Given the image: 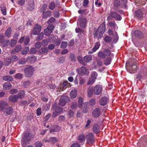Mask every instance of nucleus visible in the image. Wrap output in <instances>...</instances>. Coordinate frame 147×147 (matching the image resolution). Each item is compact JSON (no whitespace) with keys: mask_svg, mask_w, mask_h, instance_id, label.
I'll return each mask as SVG.
<instances>
[{"mask_svg":"<svg viewBox=\"0 0 147 147\" xmlns=\"http://www.w3.org/2000/svg\"><path fill=\"white\" fill-rule=\"evenodd\" d=\"M113 18L117 21H120L122 18L121 16L116 12L113 11H111L107 16V20L108 21H112Z\"/></svg>","mask_w":147,"mask_h":147,"instance_id":"1","label":"nucleus"},{"mask_svg":"<svg viewBox=\"0 0 147 147\" xmlns=\"http://www.w3.org/2000/svg\"><path fill=\"white\" fill-rule=\"evenodd\" d=\"M34 72V69L31 66L28 65L24 70L25 75L26 77H30L33 75Z\"/></svg>","mask_w":147,"mask_h":147,"instance_id":"2","label":"nucleus"},{"mask_svg":"<svg viewBox=\"0 0 147 147\" xmlns=\"http://www.w3.org/2000/svg\"><path fill=\"white\" fill-rule=\"evenodd\" d=\"M34 137V135L29 132L23 134L22 139L24 142H29Z\"/></svg>","mask_w":147,"mask_h":147,"instance_id":"3","label":"nucleus"},{"mask_svg":"<svg viewBox=\"0 0 147 147\" xmlns=\"http://www.w3.org/2000/svg\"><path fill=\"white\" fill-rule=\"evenodd\" d=\"M87 143L89 145L92 144L95 141V136L92 132H90L86 136Z\"/></svg>","mask_w":147,"mask_h":147,"instance_id":"4","label":"nucleus"},{"mask_svg":"<svg viewBox=\"0 0 147 147\" xmlns=\"http://www.w3.org/2000/svg\"><path fill=\"white\" fill-rule=\"evenodd\" d=\"M69 98L65 96H62L59 100V105L61 106H64L66 103L69 101Z\"/></svg>","mask_w":147,"mask_h":147,"instance_id":"5","label":"nucleus"},{"mask_svg":"<svg viewBox=\"0 0 147 147\" xmlns=\"http://www.w3.org/2000/svg\"><path fill=\"white\" fill-rule=\"evenodd\" d=\"M41 30V26L38 24H36L32 30V33L34 35H38L40 32Z\"/></svg>","mask_w":147,"mask_h":147,"instance_id":"6","label":"nucleus"},{"mask_svg":"<svg viewBox=\"0 0 147 147\" xmlns=\"http://www.w3.org/2000/svg\"><path fill=\"white\" fill-rule=\"evenodd\" d=\"M78 21L79 23L80 26L81 28L84 29L86 27L87 22L86 18H80L78 19Z\"/></svg>","mask_w":147,"mask_h":147,"instance_id":"7","label":"nucleus"},{"mask_svg":"<svg viewBox=\"0 0 147 147\" xmlns=\"http://www.w3.org/2000/svg\"><path fill=\"white\" fill-rule=\"evenodd\" d=\"M126 68L129 72L132 74V71H135L137 70V66L134 63H133L131 65L129 66L126 64Z\"/></svg>","mask_w":147,"mask_h":147,"instance_id":"8","label":"nucleus"},{"mask_svg":"<svg viewBox=\"0 0 147 147\" xmlns=\"http://www.w3.org/2000/svg\"><path fill=\"white\" fill-rule=\"evenodd\" d=\"M102 87L101 85H96L94 87V92L95 95L100 94L102 92Z\"/></svg>","mask_w":147,"mask_h":147,"instance_id":"9","label":"nucleus"},{"mask_svg":"<svg viewBox=\"0 0 147 147\" xmlns=\"http://www.w3.org/2000/svg\"><path fill=\"white\" fill-rule=\"evenodd\" d=\"M101 114L100 109L98 108H95L92 112V115L94 118H97Z\"/></svg>","mask_w":147,"mask_h":147,"instance_id":"10","label":"nucleus"},{"mask_svg":"<svg viewBox=\"0 0 147 147\" xmlns=\"http://www.w3.org/2000/svg\"><path fill=\"white\" fill-rule=\"evenodd\" d=\"M109 101L108 98L106 96H103L99 100V104L101 105L104 106L109 103Z\"/></svg>","mask_w":147,"mask_h":147,"instance_id":"11","label":"nucleus"},{"mask_svg":"<svg viewBox=\"0 0 147 147\" xmlns=\"http://www.w3.org/2000/svg\"><path fill=\"white\" fill-rule=\"evenodd\" d=\"M3 112L6 115H9L13 113V109L12 107L9 106L7 108H5L3 110Z\"/></svg>","mask_w":147,"mask_h":147,"instance_id":"12","label":"nucleus"},{"mask_svg":"<svg viewBox=\"0 0 147 147\" xmlns=\"http://www.w3.org/2000/svg\"><path fill=\"white\" fill-rule=\"evenodd\" d=\"M92 132L95 134H97L100 132V126L96 123H94L93 125Z\"/></svg>","mask_w":147,"mask_h":147,"instance_id":"13","label":"nucleus"},{"mask_svg":"<svg viewBox=\"0 0 147 147\" xmlns=\"http://www.w3.org/2000/svg\"><path fill=\"white\" fill-rule=\"evenodd\" d=\"M143 13L140 9L135 11L134 17L135 18H139L143 16Z\"/></svg>","mask_w":147,"mask_h":147,"instance_id":"14","label":"nucleus"},{"mask_svg":"<svg viewBox=\"0 0 147 147\" xmlns=\"http://www.w3.org/2000/svg\"><path fill=\"white\" fill-rule=\"evenodd\" d=\"M51 15V12L50 11H43L42 13V18L43 19H46L50 17Z\"/></svg>","mask_w":147,"mask_h":147,"instance_id":"15","label":"nucleus"},{"mask_svg":"<svg viewBox=\"0 0 147 147\" xmlns=\"http://www.w3.org/2000/svg\"><path fill=\"white\" fill-rule=\"evenodd\" d=\"M104 33L98 30L97 29L96 31L95 32L94 34V36L95 38L96 37L98 38H101L103 36Z\"/></svg>","mask_w":147,"mask_h":147,"instance_id":"16","label":"nucleus"},{"mask_svg":"<svg viewBox=\"0 0 147 147\" xmlns=\"http://www.w3.org/2000/svg\"><path fill=\"white\" fill-rule=\"evenodd\" d=\"M8 106V104L6 102L1 101H0V110L3 111L6 107Z\"/></svg>","mask_w":147,"mask_h":147,"instance_id":"17","label":"nucleus"},{"mask_svg":"<svg viewBox=\"0 0 147 147\" xmlns=\"http://www.w3.org/2000/svg\"><path fill=\"white\" fill-rule=\"evenodd\" d=\"M8 99L9 101L12 103L16 102L18 99L16 95L10 96L9 97Z\"/></svg>","mask_w":147,"mask_h":147,"instance_id":"18","label":"nucleus"},{"mask_svg":"<svg viewBox=\"0 0 147 147\" xmlns=\"http://www.w3.org/2000/svg\"><path fill=\"white\" fill-rule=\"evenodd\" d=\"M94 88L92 86H90L87 89V96L88 97H91L92 96Z\"/></svg>","mask_w":147,"mask_h":147,"instance_id":"19","label":"nucleus"},{"mask_svg":"<svg viewBox=\"0 0 147 147\" xmlns=\"http://www.w3.org/2000/svg\"><path fill=\"white\" fill-rule=\"evenodd\" d=\"M37 60V57L34 55H31L28 56L27 58V60L29 62H34Z\"/></svg>","mask_w":147,"mask_h":147,"instance_id":"20","label":"nucleus"},{"mask_svg":"<svg viewBox=\"0 0 147 147\" xmlns=\"http://www.w3.org/2000/svg\"><path fill=\"white\" fill-rule=\"evenodd\" d=\"M134 33L136 37L138 38H143V35L142 33L139 30L135 31Z\"/></svg>","mask_w":147,"mask_h":147,"instance_id":"21","label":"nucleus"},{"mask_svg":"<svg viewBox=\"0 0 147 147\" xmlns=\"http://www.w3.org/2000/svg\"><path fill=\"white\" fill-rule=\"evenodd\" d=\"M98 30L104 33L105 29H106V26L105 23L104 22L101 24L98 27Z\"/></svg>","mask_w":147,"mask_h":147,"instance_id":"22","label":"nucleus"},{"mask_svg":"<svg viewBox=\"0 0 147 147\" xmlns=\"http://www.w3.org/2000/svg\"><path fill=\"white\" fill-rule=\"evenodd\" d=\"M12 86L11 84L9 82L5 83L3 85V88L6 90H8L10 89Z\"/></svg>","mask_w":147,"mask_h":147,"instance_id":"23","label":"nucleus"},{"mask_svg":"<svg viewBox=\"0 0 147 147\" xmlns=\"http://www.w3.org/2000/svg\"><path fill=\"white\" fill-rule=\"evenodd\" d=\"M81 74L83 76L85 75H88L89 74V72L88 70L84 67L82 66L81 67Z\"/></svg>","mask_w":147,"mask_h":147,"instance_id":"24","label":"nucleus"},{"mask_svg":"<svg viewBox=\"0 0 147 147\" xmlns=\"http://www.w3.org/2000/svg\"><path fill=\"white\" fill-rule=\"evenodd\" d=\"M113 3L114 9L118 7L121 5L120 1L119 0H113Z\"/></svg>","mask_w":147,"mask_h":147,"instance_id":"25","label":"nucleus"},{"mask_svg":"<svg viewBox=\"0 0 147 147\" xmlns=\"http://www.w3.org/2000/svg\"><path fill=\"white\" fill-rule=\"evenodd\" d=\"M25 94V92L23 90H21L17 94H16L18 98L22 99L23 98Z\"/></svg>","mask_w":147,"mask_h":147,"instance_id":"26","label":"nucleus"},{"mask_svg":"<svg viewBox=\"0 0 147 147\" xmlns=\"http://www.w3.org/2000/svg\"><path fill=\"white\" fill-rule=\"evenodd\" d=\"M2 79L3 80L7 82L12 81L13 80V77L10 76H4L3 77Z\"/></svg>","mask_w":147,"mask_h":147,"instance_id":"27","label":"nucleus"},{"mask_svg":"<svg viewBox=\"0 0 147 147\" xmlns=\"http://www.w3.org/2000/svg\"><path fill=\"white\" fill-rule=\"evenodd\" d=\"M34 7V3L33 1H31L29 2L27 8L30 11L33 10Z\"/></svg>","mask_w":147,"mask_h":147,"instance_id":"28","label":"nucleus"},{"mask_svg":"<svg viewBox=\"0 0 147 147\" xmlns=\"http://www.w3.org/2000/svg\"><path fill=\"white\" fill-rule=\"evenodd\" d=\"M85 137L83 133L80 134L78 137V139L80 142H84Z\"/></svg>","mask_w":147,"mask_h":147,"instance_id":"29","label":"nucleus"},{"mask_svg":"<svg viewBox=\"0 0 147 147\" xmlns=\"http://www.w3.org/2000/svg\"><path fill=\"white\" fill-rule=\"evenodd\" d=\"M51 133L57 132L59 130V127L57 125H54L51 128L49 129Z\"/></svg>","mask_w":147,"mask_h":147,"instance_id":"30","label":"nucleus"},{"mask_svg":"<svg viewBox=\"0 0 147 147\" xmlns=\"http://www.w3.org/2000/svg\"><path fill=\"white\" fill-rule=\"evenodd\" d=\"M111 58L110 57H109L104 60V63L105 65H108L111 64Z\"/></svg>","mask_w":147,"mask_h":147,"instance_id":"31","label":"nucleus"},{"mask_svg":"<svg viewBox=\"0 0 147 147\" xmlns=\"http://www.w3.org/2000/svg\"><path fill=\"white\" fill-rule=\"evenodd\" d=\"M77 91L76 89H74L72 90L70 93L71 97L73 98H75L77 95Z\"/></svg>","mask_w":147,"mask_h":147,"instance_id":"32","label":"nucleus"},{"mask_svg":"<svg viewBox=\"0 0 147 147\" xmlns=\"http://www.w3.org/2000/svg\"><path fill=\"white\" fill-rule=\"evenodd\" d=\"M108 24L109 27L114 29H115L116 27L117 26V25L115 21L109 22H108Z\"/></svg>","mask_w":147,"mask_h":147,"instance_id":"33","label":"nucleus"},{"mask_svg":"<svg viewBox=\"0 0 147 147\" xmlns=\"http://www.w3.org/2000/svg\"><path fill=\"white\" fill-rule=\"evenodd\" d=\"M55 4L54 1L51 2L48 5L49 8L51 10H54L55 7Z\"/></svg>","mask_w":147,"mask_h":147,"instance_id":"34","label":"nucleus"},{"mask_svg":"<svg viewBox=\"0 0 147 147\" xmlns=\"http://www.w3.org/2000/svg\"><path fill=\"white\" fill-rule=\"evenodd\" d=\"M46 142H52L53 143H55L57 141V138L55 137H51L49 138V139H47L45 140Z\"/></svg>","mask_w":147,"mask_h":147,"instance_id":"35","label":"nucleus"},{"mask_svg":"<svg viewBox=\"0 0 147 147\" xmlns=\"http://www.w3.org/2000/svg\"><path fill=\"white\" fill-rule=\"evenodd\" d=\"M112 38L109 36H106L104 38V41L107 43H110L111 41Z\"/></svg>","mask_w":147,"mask_h":147,"instance_id":"36","label":"nucleus"},{"mask_svg":"<svg viewBox=\"0 0 147 147\" xmlns=\"http://www.w3.org/2000/svg\"><path fill=\"white\" fill-rule=\"evenodd\" d=\"M105 57H108L111 54V52L110 50L107 49H104L103 51Z\"/></svg>","mask_w":147,"mask_h":147,"instance_id":"37","label":"nucleus"},{"mask_svg":"<svg viewBox=\"0 0 147 147\" xmlns=\"http://www.w3.org/2000/svg\"><path fill=\"white\" fill-rule=\"evenodd\" d=\"M84 61L86 63L89 62L92 60L91 57L90 56H86L83 58Z\"/></svg>","mask_w":147,"mask_h":147,"instance_id":"38","label":"nucleus"},{"mask_svg":"<svg viewBox=\"0 0 147 147\" xmlns=\"http://www.w3.org/2000/svg\"><path fill=\"white\" fill-rule=\"evenodd\" d=\"M96 80L90 77L88 80L87 85H92L95 82Z\"/></svg>","mask_w":147,"mask_h":147,"instance_id":"39","label":"nucleus"},{"mask_svg":"<svg viewBox=\"0 0 147 147\" xmlns=\"http://www.w3.org/2000/svg\"><path fill=\"white\" fill-rule=\"evenodd\" d=\"M113 36V42L115 43L117 42L119 39V36L117 32H115V34Z\"/></svg>","mask_w":147,"mask_h":147,"instance_id":"40","label":"nucleus"},{"mask_svg":"<svg viewBox=\"0 0 147 147\" xmlns=\"http://www.w3.org/2000/svg\"><path fill=\"white\" fill-rule=\"evenodd\" d=\"M83 99L82 98L79 97L78 101V107L79 108H81L82 107Z\"/></svg>","mask_w":147,"mask_h":147,"instance_id":"41","label":"nucleus"},{"mask_svg":"<svg viewBox=\"0 0 147 147\" xmlns=\"http://www.w3.org/2000/svg\"><path fill=\"white\" fill-rule=\"evenodd\" d=\"M100 45V44L99 42H96L93 48L92 49V50H93L94 51H96L99 49Z\"/></svg>","mask_w":147,"mask_h":147,"instance_id":"42","label":"nucleus"},{"mask_svg":"<svg viewBox=\"0 0 147 147\" xmlns=\"http://www.w3.org/2000/svg\"><path fill=\"white\" fill-rule=\"evenodd\" d=\"M55 111L57 113H60L63 111L62 108L59 106H56L55 108Z\"/></svg>","mask_w":147,"mask_h":147,"instance_id":"43","label":"nucleus"},{"mask_svg":"<svg viewBox=\"0 0 147 147\" xmlns=\"http://www.w3.org/2000/svg\"><path fill=\"white\" fill-rule=\"evenodd\" d=\"M97 75L98 74L95 71H93L91 73L90 77L96 80Z\"/></svg>","mask_w":147,"mask_h":147,"instance_id":"44","label":"nucleus"},{"mask_svg":"<svg viewBox=\"0 0 147 147\" xmlns=\"http://www.w3.org/2000/svg\"><path fill=\"white\" fill-rule=\"evenodd\" d=\"M10 44L9 41V40H7L3 41L2 43V45L3 47H6L9 45Z\"/></svg>","mask_w":147,"mask_h":147,"instance_id":"45","label":"nucleus"},{"mask_svg":"<svg viewBox=\"0 0 147 147\" xmlns=\"http://www.w3.org/2000/svg\"><path fill=\"white\" fill-rule=\"evenodd\" d=\"M29 50V49L28 47H25L23 50L22 51V54L23 55H25L28 52Z\"/></svg>","mask_w":147,"mask_h":147,"instance_id":"46","label":"nucleus"},{"mask_svg":"<svg viewBox=\"0 0 147 147\" xmlns=\"http://www.w3.org/2000/svg\"><path fill=\"white\" fill-rule=\"evenodd\" d=\"M11 28L8 27L6 31L5 32V35L7 37H9L10 36L11 32Z\"/></svg>","mask_w":147,"mask_h":147,"instance_id":"47","label":"nucleus"},{"mask_svg":"<svg viewBox=\"0 0 147 147\" xmlns=\"http://www.w3.org/2000/svg\"><path fill=\"white\" fill-rule=\"evenodd\" d=\"M75 31L77 33H79L83 34H84V30L79 28H76L75 29Z\"/></svg>","mask_w":147,"mask_h":147,"instance_id":"48","label":"nucleus"},{"mask_svg":"<svg viewBox=\"0 0 147 147\" xmlns=\"http://www.w3.org/2000/svg\"><path fill=\"white\" fill-rule=\"evenodd\" d=\"M53 16L54 17L56 18H59L60 15L59 12L57 10L54 11L53 13Z\"/></svg>","mask_w":147,"mask_h":147,"instance_id":"49","label":"nucleus"},{"mask_svg":"<svg viewBox=\"0 0 147 147\" xmlns=\"http://www.w3.org/2000/svg\"><path fill=\"white\" fill-rule=\"evenodd\" d=\"M43 36V33L41 32L37 37L35 40L36 41H39L41 40Z\"/></svg>","mask_w":147,"mask_h":147,"instance_id":"50","label":"nucleus"},{"mask_svg":"<svg viewBox=\"0 0 147 147\" xmlns=\"http://www.w3.org/2000/svg\"><path fill=\"white\" fill-rule=\"evenodd\" d=\"M67 42H66L62 41L61 42L60 48L61 49L66 48L67 46Z\"/></svg>","mask_w":147,"mask_h":147,"instance_id":"51","label":"nucleus"},{"mask_svg":"<svg viewBox=\"0 0 147 147\" xmlns=\"http://www.w3.org/2000/svg\"><path fill=\"white\" fill-rule=\"evenodd\" d=\"M26 60L24 58H22L19 60L18 62V64L19 65L24 64L26 62Z\"/></svg>","mask_w":147,"mask_h":147,"instance_id":"52","label":"nucleus"},{"mask_svg":"<svg viewBox=\"0 0 147 147\" xmlns=\"http://www.w3.org/2000/svg\"><path fill=\"white\" fill-rule=\"evenodd\" d=\"M34 146L35 147H41L42 146V144L41 141H38L34 143Z\"/></svg>","mask_w":147,"mask_h":147,"instance_id":"53","label":"nucleus"},{"mask_svg":"<svg viewBox=\"0 0 147 147\" xmlns=\"http://www.w3.org/2000/svg\"><path fill=\"white\" fill-rule=\"evenodd\" d=\"M51 32H52L51 30H48L47 28L44 30V33L45 35L46 36L49 35Z\"/></svg>","mask_w":147,"mask_h":147,"instance_id":"54","label":"nucleus"},{"mask_svg":"<svg viewBox=\"0 0 147 147\" xmlns=\"http://www.w3.org/2000/svg\"><path fill=\"white\" fill-rule=\"evenodd\" d=\"M98 56L101 59H104L105 58L104 52L101 51H100L98 53Z\"/></svg>","mask_w":147,"mask_h":147,"instance_id":"55","label":"nucleus"},{"mask_svg":"<svg viewBox=\"0 0 147 147\" xmlns=\"http://www.w3.org/2000/svg\"><path fill=\"white\" fill-rule=\"evenodd\" d=\"M12 62L17 61L18 60V57L16 55L11 57L10 58Z\"/></svg>","mask_w":147,"mask_h":147,"instance_id":"56","label":"nucleus"},{"mask_svg":"<svg viewBox=\"0 0 147 147\" xmlns=\"http://www.w3.org/2000/svg\"><path fill=\"white\" fill-rule=\"evenodd\" d=\"M89 102L90 105L92 106H94L96 103V100L95 99L92 98L89 100Z\"/></svg>","mask_w":147,"mask_h":147,"instance_id":"57","label":"nucleus"},{"mask_svg":"<svg viewBox=\"0 0 147 147\" xmlns=\"http://www.w3.org/2000/svg\"><path fill=\"white\" fill-rule=\"evenodd\" d=\"M23 77V75L20 73H18L15 75V78L16 79H20Z\"/></svg>","mask_w":147,"mask_h":147,"instance_id":"58","label":"nucleus"},{"mask_svg":"<svg viewBox=\"0 0 147 147\" xmlns=\"http://www.w3.org/2000/svg\"><path fill=\"white\" fill-rule=\"evenodd\" d=\"M11 62L10 58L7 59L5 61L4 65L5 66H7L9 65Z\"/></svg>","mask_w":147,"mask_h":147,"instance_id":"59","label":"nucleus"},{"mask_svg":"<svg viewBox=\"0 0 147 147\" xmlns=\"http://www.w3.org/2000/svg\"><path fill=\"white\" fill-rule=\"evenodd\" d=\"M1 10L3 14L5 15L6 14V9L5 7H1Z\"/></svg>","mask_w":147,"mask_h":147,"instance_id":"60","label":"nucleus"},{"mask_svg":"<svg viewBox=\"0 0 147 147\" xmlns=\"http://www.w3.org/2000/svg\"><path fill=\"white\" fill-rule=\"evenodd\" d=\"M50 107V106L47 104L44 105L42 106V109L45 111H47L48 110Z\"/></svg>","mask_w":147,"mask_h":147,"instance_id":"61","label":"nucleus"},{"mask_svg":"<svg viewBox=\"0 0 147 147\" xmlns=\"http://www.w3.org/2000/svg\"><path fill=\"white\" fill-rule=\"evenodd\" d=\"M70 58L71 61H76V57L72 53H71L70 55Z\"/></svg>","mask_w":147,"mask_h":147,"instance_id":"62","label":"nucleus"},{"mask_svg":"<svg viewBox=\"0 0 147 147\" xmlns=\"http://www.w3.org/2000/svg\"><path fill=\"white\" fill-rule=\"evenodd\" d=\"M37 52V50L34 48H33L30 49V53L31 54H35Z\"/></svg>","mask_w":147,"mask_h":147,"instance_id":"63","label":"nucleus"},{"mask_svg":"<svg viewBox=\"0 0 147 147\" xmlns=\"http://www.w3.org/2000/svg\"><path fill=\"white\" fill-rule=\"evenodd\" d=\"M41 51L43 53H47L48 49L47 47H42L41 49Z\"/></svg>","mask_w":147,"mask_h":147,"instance_id":"64","label":"nucleus"}]
</instances>
